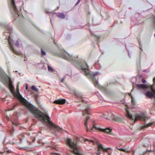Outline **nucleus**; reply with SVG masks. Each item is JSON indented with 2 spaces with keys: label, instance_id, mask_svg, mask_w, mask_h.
<instances>
[{
  "label": "nucleus",
  "instance_id": "obj_1",
  "mask_svg": "<svg viewBox=\"0 0 155 155\" xmlns=\"http://www.w3.org/2000/svg\"><path fill=\"white\" fill-rule=\"evenodd\" d=\"M29 110L34 115L36 118L41 121H44L47 126L52 129H55L57 130L61 131L63 130L62 128L56 125L50 120V117L39 110L35 108L32 105L27 103L25 104Z\"/></svg>",
  "mask_w": 155,
  "mask_h": 155
},
{
  "label": "nucleus",
  "instance_id": "obj_2",
  "mask_svg": "<svg viewBox=\"0 0 155 155\" xmlns=\"http://www.w3.org/2000/svg\"><path fill=\"white\" fill-rule=\"evenodd\" d=\"M89 106H88L82 111L83 115H86V119L84 122V125L86 127L87 131H88L90 130H93L94 129H95L100 131L104 132L105 133L111 134L112 131V129L110 128L102 129L99 126H96L94 124L93 122L90 119V115L89 113Z\"/></svg>",
  "mask_w": 155,
  "mask_h": 155
},
{
  "label": "nucleus",
  "instance_id": "obj_3",
  "mask_svg": "<svg viewBox=\"0 0 155 155\" xmlns=\"http://www.w3.org/2000/svg\"><path fill=\"white\" fill-rule=\"evenodd\" d=\"M88 66L85 61H83L82 63H81L79 65V68L83 71L85 75L91 79L93 84L97 88H100V86L98 83L97 80L95 76L99 74L98 72L92 73L90 72L88 69Z\"/></svg>",
  "mask_w": 155,
  "mask_h": 155
},
{
  "label": "nucleus",
  "instance_id": "obj_4",
  "mask_svg": "<svg viewBox=\"0 0 155 155\" xmlns=\"http://www.w3.org/2000/svg\"><path fill=\"white\" fill-rule=\"evenodd\" d=\"M126 115L127 118L130 120H134V122L136 121L137 120H143V121H145L147 119V117L143 113H141L140 114H136L135 118L134 119L133 117L132 114L130 113L128 110H126Z\"/></svg>",
  "mask_w": 155,
  "mask_h": 155
},
{
  "label": "nucleus",
  "instance_id": "obj_5",
  "mask_svg": "<svg viewBox=\"0 0 155 155\" xmlns=\"http://www.w3.org/2000/svg\"><path fill=\"white\" fill-rule=\"evenodd\" d=\"M67 145L71 148L73 149V152L76 155H80V153L78 151L77 147L76 144H74V141L71 139L68 138L67 140Z\"/></svg>",
  "mask_w": 155,
  "mask_h": 155
},
{
  "label": "nucleus",
  "instance_id": "obj_6",
  "mask_svg": "<svg viewBox=\"0 0 155 155\" xmlns=\"http://www.w3.org/2000/svg\"><path fill=\"white\" fill-rule=\"evenodd\" d=\"M64 59L68 60L71 62H73L74 61L77 62L79 61V58L78 56L74 57L72 55H70L69 54H65L63 57Z\"/></svg>",
  "mask_w": 155,
  "mask_h": 155
},
{
  "label": "nucleus",
  "instance_id": "obj_7",
  "mask_svg": "<svg viewBox=\"0 0 155 155\" xmlns=\"http://www.w3.org/2000/svg\"><path fill=\"white\" fill-rule=\"evenodd\" d=\"M109 149H111V148L109 147L104 148V147L102 144H99L98 145L97 151L96 153L97 155H99L100 154V152L101 150H102L104 152H107V150Z\"/></svg>",
  "mask_w": 155,
  "mask_h": 155
},
{
  "label": "nucleus",
  "instance_id": "obj_8",
  "mask_svg": "<svg viewBox=\"0 0 155 155\" xmlns=\"http://www.w3.org/2000/svg\"><path fill=\"white\" fill-rule=\"evenodd\" d=\"M9 5L11 9H13L16 13L18 14V12L14 0H10Z\"/></svg>",
  "mask_w": 155,
  "mask_h": 155
},
{
  "label": "nucleus",
  "instance_id": "obj_9",
  "mask_svg": "<svg viewBox=\"0 0 155 155\" xmlns=\"http://www.w3.org/2000/svg\"><path fill=\"white\" fill-rule=\"evenodd\" d=\"M150 87L152 93L150 91H148L146 93V95L150 98H152L153 97H155V90L153 88L152 86H150Z\"/></svg>",
  "mask_w": 155,
  "mask_h": 155
},
{
  "label": "nucleus",
  "instance_id": "obj_10",
  "mask_svg": "<svg viewBox=\"0 0 155 155\" xmlns=\"http://www.w3.org/2000/svg\"><path fill=\"white\" fill-rule=\"evenodd\" d=\"M8 39L10 49L12 51L13 53L15 54H17V52L15 50L14 48L13 47V41L11 39V37L10 36H9Z\"/></svg>",
  "mask_w": 155,
  "mask_h": 155
},
{
  "label": "nucleus",
  "instance_id": "obj_11",
  "mask_svg": "<svg viewBox=\"0 0 155 155\" xmlns=\"http://www.w3.org/2000/svg\"><path fill=\"white\" fill-rule=\"evenodd\" d=\"M66 100L64 99H60L54 101L53 103L54 104H63L66 102Z\"/></svg>",
  "mask_w": 155,
  "mask_h": 155
},
{
  "label": "nucleus",
  "instance_id": "obj_12",
  "mask_svg": "<svg viewBox=\"0 0 155 155\" xmlns=\"http://www.w3.org/2000/svg\"><path fill=\"white\" fill-rule=\"evenodd\" d=\"M9 87L11 90V91L12 92H13L14 91V87L12 85V82L11 80V79L9 77Z\"/></svg>",
  "mask_w": 155,
  "mask_h": 155
},
{
  "label": "nucleus",
  "instance_id": "obj_13",
  "mask_svg": "<svg viewBox=\"0 0 155 155\" xmlns=\"http://www.w3.org/2000/svg\"><path fill=\"white\" fill-rule=\"evenodd\" d=\"M136 85L137 87L139 88L145 89L148 88V86L146 84H137Z\"/></svg>",
  "mask_w": 155,
  "mask_h": 155
},
{
  "label": "nucleus",
  "instance_id": "obj_14",
  "mask_svg": "<svg viewBox=\"0 0 155 155\" xmlns=\"http://www.w3.org/2000/svg\"><path fill=\"white\" fill-rule=\"evenodd\" d=\"M113 119L115 121L117 122L120 121L122 120L121 117L117 116H114L113 118Z\"/></svg>",
  "mask_w": 155,
  "mask_h": 155
},
{
  "label": "nucleus",
  "instance_id": "obj_15",
  "mask_svg": "<svg viewBox=\"0 0 155 155\" xmlns=\"http://www.w3.org/2000/svg\"><path fill=\"white\" fill-rule=\"evenodd\" d=\"M154 122H152L150 123H149L143 126H142L141 127V129H143L145 128H147L149 127H150L151 126V125H153L154 123Z\"/></svg>",
  "mask_w": 155,
  "mask_h": 155
},
{
  "label": "nucleus",
  "instance_id": "obj_16",
  "mask_svg": "<svg viewBox=\"0 0 155 155\" xmlns=\"http://www.w3.org/2000/svg\"><path fill=\"white\" fill-rule=\"evenodd\" d=\"M18 138L21 141L20 143H21L22 142L25 140L26 139L25 136L24 135L19 136L18 137Z\"/></svg>",
  "mask_w": 155,
  "mask_h": 155
},
{
  "label": "nucleus",
  "instance_id": "obj_17",
  "mask_svg": "<svg viewBox=\"0 0 155 155\" xmlns=\"http://www.w3.org/2000/svg\"><path fill=\"white\" fill-rule=\"evenodd\" d=\"M57 16L58 17L61 19L64 18H65V15L63 13H58V14Z\"/></svg>",
  "mask_w": 155,
  "mask_h": 155
},
{
  "label": "nucleus",
  "instance_id": "obj_18",
  "mask_svg": "<svg viewBox=\"0 0 155 155\" xmlns=\"http://www.w3.org/2000/svg\"><path fill=\"white\" fill-rule=\"evenodd\" d=\"M152 26L155 28V16H153L152 18Z\"/></svg>",
  "mask_w": 155,
  "mask_h": 155
},
{
  "label": "nucleus",
  "instance_id": "obj_19",
  "mask_svg": "<svg viewBox=\"0 0 155 155\" xmlns=\"http://www.w3.org/2000/svg\"><path fill=\"white\" fill-rule=\"evenodd\" d=\"M116 148L118 150H119L120 151H122L126 153H129L130 152V151L127 150L126 149H123L122 148H117V147H116Z\"/></svg>",
  "mask_w": 155,
  "mask_h": 155
},
{
  "label": "nucleus",
  "instance_id": "obj_20",
  "mask_svg": "<svg viewBox=\"0 0 155 155\" xmlns=\"http://www.w3.org/2000/svg\"><path fill=\"white\" fill-rule=\"evenodd\" d=\"M6 28L8 30L7 32L9 33L10 34V33L12 32V28L11 27H10L7 26L6 27Z\"/></svg>",
  "mask_w": 155,
  "mask_h": 155
},
{
  "label": "nucleus",
  "instance_id": "obj_21",
  "mask_svg": "<svg viewBox=\"0 0 155 155\" xmlns=\"http://www.w3.org/2000/svg\"><path fill=\"white\" fill-rule=\"evenodd\" d=\"M31 88L33 90L36 92H38V89L35 86H32L31 87Z\"/></svg>",
  "mask_w": 155,
  "mask_h": 155
},
{
  "label": "nucleus",
  "instance_id": "obj_22",
  "mask_svg": "<svg viewBox=\"0 0 155 155\" xmlns=\"http://www.w3.org/2000/svg\"><path fill=\"white\" fill-rule=\"evenodd\" d=\"M131 102L132 103V104L133 105H135V102L134 99V98L133 97V96L131 95Z\"/></svg>",
  "mask_w": 155,
  "mask_h": 155
},
{
  "label": "nucleus",
  "instance_id": "obj_23",
  "mask_svg": "<svg viewBox=\"0 0 155 155\" xmlns=\"http://www.w3.org/2000/svg\"><path fill=\"white\" fill-rule=\"evenodd\" d=\"M41 53L42 55H45L46 54L45 52L43 50L42 48L41 49Z\"/></svg>",
  "mask_w": 155,
  "mask_h": 155
},
{
  "label": "nucleus",
  "instance_id": "obj_24",
  "mask_svg": "<svg viewBox=\"0 0 155 155\" xmlns=\"http://www.w3.org/2000/svg\"><path fill=\"white\" fill-rule=\"evenodd\" d=\"M48 69L49 71H53L52 68L49 66H48Z\"/></svg>",
  "mask_w": 155,
  "mask_h": 155
},
{
  "label": "nucleus",
  "instance_id": "obj_25",
  "mask_svg": "<svg viewBox=\"0 0 155 155\" xmlns=\"http://www.w3.org/2000/svg\"><path fill=\"white\" fill-rule=\"evenodd\" d=\"M15 46L16 47H18V41H16V42H15Z\"/></svg>",
  "mask_w": 155,
  "mask_h": 155
},
{
  "label": "nucleus",
  "instance_id": "obj_26",
  "mask_svg": "<svg viewBox=\"0 0 155 155\" xmlns=\"http://www.w3.org/2000/svg\"><path fill=\"white\" fill-rule=\"evenodd\" d=\"M7 149H5V151L8 153H9L11 152V151L9 150H7Z\"/></svg>",
  "mask_w": 155,
  "mask_h": 155
},
{
  "label": "nucleus",
  "instance_id": "obj_27",
  "mask_svg": "<svg viewBox=\"0 0 155 155\" xmlns=\"http://www.w3.org/2000/svg\"><path fill=\"white\" fill-rule=\"evenodd\" d=\"M146 81L143 78L142 79V82L143 83H145L146 82Z\"/></svg>",
  "mask_w": 155,
  "mask_h": 155
},
{
  "label": "nucleus",
  "instance_id": "obj_28",
  "mask_svg": "<svg viewBox=\"0 0 155 155\" xmlns=\"http://www.w3.org/2000/svg\"><path fill=\"white\" fill-rule=\"evenodd\" d=\"M17 104H16L14 105L13 106V108H12V109H10V110H13L14 109V108H15V106H16Z\"/></svg>",
  "mask_w": 155,
  "mask_h": 155
},
{
  "label": "nucleus",
  "instance_id": "obj_29",
  "mask_svg": "<svg viewBox=\"0 0 155 155\" xmlns=\"http://www.w3.org/2000/svg\"><path fill=\"white\" fill-rule=\"evenodd\" d=\"M64 78H62L61 80V82L62 83H63L64 82Z\"/></svg>",
  "mask_w": 155,
  "mask_h": 155
},
{
  "label": "nucleus",
  "instance_id": "obj_30",
  "mask_svg": "<svg viewBox=\"0 0 155 155\" xmlns=\"http://www.w3.org/2000/svg\"><path fill=\"white\" fill-rule=\"evenodd\" d=\"M3 71L1 68L0 67V73H2L3 72Z\"/></svg>",
  "mask_w": 155,
  "mask_h": 155
},
{
  "label": "nucleus",
  "instance_id": "obj_31",
  "mask_svg": "<svg viewBox=\"0 0 155 155\" xmlns=\"http://www.w3.org/2000/svg\"><path fill=\"white\" fill-rule=\"evenodd\" d=\"M153 83H155V77L153 78Z\"/></svg>",
  "mask_w": 155,
  "mask_h": 155
},
{
  "label": "nucleus",
  "instance_id": "obj_32",
  "mask_svg": "<svg viewBox=\"0 0 155 155\" xmlns=\"http://www.w3.org/2000/svg\"><path fill=\"white\" fill-rule=\"evenodd\" d=\"M96 38L98 39H99L100 38V36H96Z\"/></svg>",
  "mask_w": 155,
  "mask_h": 155
},
{
  "label": "nucleus",
  "instance_id": "obj_33",
  "mask_svg": "<svg viewBox=\"0 0 155 155\" xmlns=\"http://www.w3.org/2000/svg\"><path fill=\"white\" fill-rule=\"evenodd\" d=\"M18 85L17 87V91H18Z\"/></svg>",
  "mask_w": 155,
  "mask_h": 155
},
{
  "label": "nucleus",
  "instance_id": "obj_34",
  "mask_svg": "<svg viewBox=\"0 0 155 155\" xmlns=\"http://www.w3.org/2000/svg\"><path fill=\"white\" fill-rule=\"evenodd\" d=\"M52 148L53 149H54L55 150H56V149L54 147H52Z\"/></svg>",
  "mask_w": 155,
  "mask_h": 155
},
{
  "label": "nucleus",
  "instance_id": "obj_35",
  "mask_svg": "<svg viewBox=\"0 0 155 155\" xmlns=\"http://www.w3.org/2000/svg\"><path fill=\"white\" fill-rule=\"evenodd\" d=\"M28 88V87L26 85V86L25 89H27Z\"/></svg>",
  "mask_w": 155,
  "mask_h": 155
},
{
  "label": "nucleus",
  "instance_id": "obj_36",
  "mask_svg": "<svg viewBox=\"0 0 155 155\" xmlns=\"http://www.w3.org/2000/svg\"><path fill=\"white\" fill-rule=\"evenodd\" d=\"M80 0H79L78 1V2L77 3V4H78L80 2Z\"/></svg>",
  "mask_w": 155,
  "mask_h": 155
},
{
  "label": "nucleus",
  "instance_id": "obj_37",
  "mask_svg": "<svg viewBox=\"0 0 155 155\" xmlns=\"http://www.w3.org/2000/svg\"><path fill=\"white\" fill-rule=\"evenodd\" d=\"M86 140L89 141V140H88L87 139H86ZM89 141H90V140H89Z\"/></svg>",
  "mask_w": 155,
  "mask_h": 155
},
{
  "label": "nucleus",
  "instance_id": "obj_38",
  "mask_svg": "<svg viewBox=\"0 0 155 155\" xmlns=\"http://www.w3.org/2000/svg\"><path fill=\"white\" fill-rule=\"evenodd\" d=\"M134 153H132V155H133V154H134Z\"/></svg>",
  "mask_w": 155,
  "mask_h": 155
},
{
  "label": "nucleus",
  "instance_id": "obj_39",
  "mask_svg": "<svg viewBox=\"0 0 155 155\" xmlns=\"http://www.w3.org/2000/svg\"><path fill=\"white\" fill-rule=\"evenodd\" d=\"M154 12L155 13V9L154 10Z\"/></svg>",
  "mask_w": 155,
  "mask_h": 155
},
{
  "label": "nucleus",
  "instance_id": "obj_40",
  "mask_svg": "<svg viewBox=\"0 0 155 155\" xmlns=\"http://www.w3.org/2000/svg\"><path fill=\"white\" fill-rule=\"evenodd\" d=\"M154 37H155V34L154 35Z\"/></svg>",
  "mask_w": 155,
  "mask_h": 155
},
{
  "label": "nucleus",
  "instance_id": "obj_41",
  "mask_svg": "<svg viewBox=\"0 0 155 155\" xmlns=\"http://www.w3.org/2000/svg\"><path fill=\"white\" fill-rule=\"evenodd\" d=\"M140 155H143V154H140Z\"/></svg>",
  "mask_w": 155,
  "mask_h": 155
},
{
  "label": "nucleus",
  "instance_id": "obj_42",
  "mask_svg": "<svg viewBox=\"0 0 155 155\" xmlns=\"http://www.w3.org/2000/svg\"><path fill=\"white\" fill-rule=\"evenodd\" d=\"M2 153L3 154V152H2Z\"/></svg>",
  "mask_w": 155,
  "mask_h": 155
},
{
  "label": "nucleus",
  "instance_id": "obj_43",
  "mask_svg": "<svg viewBox=\"0 0 155 155\" xmlns=\"http://www.w3.org/2000/svg\"><path fill=\"white\" fill-rule=\"evenodd\" d=\"M57 155H59L58 154H57Z\"/></svg>",
  "mask_w": 155,
  "mask_h": 155
}]
</instances>
